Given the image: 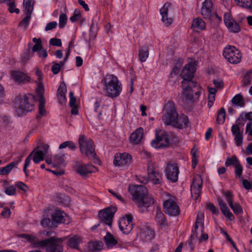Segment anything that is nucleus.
Listing matches in <instances>:
<instances>
[{
	"mask_svg": "<svg viewBox=\"0 0 252 252\" xmlns=\"http://www.w3.org/2000/svg\"><path fill=\"white\" fill-rule=\"evenodd\" d=\"M195 71L194 65L188 63L183 67L180 75L183 79L181 82L183 94L187 99L191 101L198 99L201 93L200 87L192 80Z\"/></svg>",
	"mask_w": 252,
	"mask_h": 252,
	"instance_id": "f257e3e1",
	"label": "nucleus"
},
{
	"mask_svg": "<svg viewBox=\"0 0 252 252\" xmlns=\"http://www.w3.org/2000/svg\"><path fill=\"white\" fill-rule=\"evenodd\" d=\"M20 237L31 243L34 248L46 247L47 252H63V242L64 239L63 238L51 236L48 239L38 241L33 234H22Z\"/></svg>",
	"mask_w": 252,
	"mask_h": 252,
	"instance_id": "f03ea898",
	"label": "nucleus"
},
{
	"mask_svg": "<svg viewBox=\"0 0 252 252\" xmlns=\"http://www.w3.org/2000/svg\"><path fill=\"white\" fill-rule=\"evenodd\" d=\"M128 191L140 208H147L154 203L153 198L148 194L147 188L143 185H129Z\"/></svg>",
	"mask_w": 252,
	"mask_h": 252,
	"instance_id": "7ed1b4c3",
	"label": "nucleus"
},
{
	"mask_svg": "<svg viewBox=\"0 0 252 252\" xmlns=\"http://www.w3.org/2000/svg\"><path fill=\"white\" fill-rule=\"evenodd\" d=\"M104 90L106 95L111 98L120 95L122 91V85L118 78L114 75H108L104 79Z\"/></svg>",
	"mask_w": 252,
	"mask_h": 252,
	"instance_id": "20e7f679",
	"label": "nucleus"
},
{
	"mask_svg": "<svg viewBox=\"0 0 252 252\" xmlns=\"http://www.w3.org/2000/svg\"><path fill=\"white\" fill-rule=\"evenodd\" d=\"M163 206L164 212L170 216H176L180 214V208L176 197L170 194H166Z\"/></svg>",
	"mask_w": 252,
	"mask_h": 252,
	"instance_id": "39448f33",
	"label": "nucleus"
},
{
	"mask_svg": "<svg viewBox=\"0 0 252 252\" xmlns=\"http://www.w3.org/2000/svg\"><path fill=\"white\" fill-rule=\"evenodd\" d=\"M79 144L82 154L89 158H94L95 156L94 142L91 139L81 135L79 138Z\"/></svg>",
	"mask_w": 252,
	"mask_h": 252,
	"instance_id": "423d86ee",
	"label": "nucleus"
},
{
	"mask_svg": "<svg viewBox=\"0 0 252 252\" xmlns=\"http://www.w3.org/2000/svg\"><path fill=\"white\" fill-rule=\"evenodd\" d=\"M201 14L206 19L209 21H215L219 23L221 21V17L219 16L216 12L213 11V3L212 0H205L202 3L201 9Z\"/></svg>",
	"mask_w": 252,
	"mask_h": 252,
	"instance_id": "0eeeda50",
	"label": "nucleus"
},
{
	"mask_svg": "<svg viewBox=\"0 0 252 252\" xmlns=\"http://www.w3.org/2000/svg\"><path fill=\"white\" fill-rule=\"evenodd\" d=\"M204 216L203 213L199 212L197 214L195 223L192 229L190 237L194 239L198 237L199 234H201V240H207L208 238L207 234L203 233L204 231Z\"/></svg>",
	"mask_w": 252,
	"mask_h": 252,
	"instance_id": "6e6552de",
	"label": "nucleus"
},
{
	"mask_svg": "<svg viewBox=\"0 0 252 252\" xmlns=\"http://www.w3.org/2000/svg\"><path fill=\"white\" fill-rule=\"evenodd\" d=\"M222 55L230 63L237 64L241 61V53L234 46H228L225 47Z\"/></svg>",
	"mask_w": 252,
	"mask_h": 252,
	"instance_id": "1a4fd4ad",
	"label": "nucleus"
},
{
	"mask_svg": "<svg viewBox=\"0 0 252 252\" xmlns=\"http://www.w3.org/2000/svg\"><path fill=\"white\" fill-rule=\"evenodd\" d=\"M116 211V208L113 206H110L100 211L98 214V216L100 218V223L93 226L92 228L95 229L100 224H105L108 226H111L113 217Z\"/></svg>",
	"mask_w": 252,
	"mask_h": 252,
	"instance_id": "9d476101",
	"label": "nucleus"
},
{
	"mask_svg": "<svg viewBox=\"0 0 252 252\" xmlns=\"http://www.w3.org/2000/svg\"><path fill=\"white\" fill-rule=\"evenodd\" d=\"M131 160L132 157L129 154L117 153L114 156L113 163L116 166L125 167L129 165Z\"/></svg>",
	"mask_w": 252,
	"mask_h": 252,
	"instance_id": "9b49d317",
	"label": "nucleus"
},
{
	"mask_svg": "<svg viewBox=\"0 0 252 252\" xmlns=\"http://www.w3.org/2000/svg\"><path fill=\"white\" fill-rule=\"evenodd\" d=\"M49 147L48 144H42L31 153L33 155L32 159L35 163H38L44 159V157L48 153Z\"/></svg>",
	"mask_w": 252,
	"mask_h": 252,
	"instance_id": "f8f14e48",
	"label": "nucleus"
},
{
	"mask_svg": "<svg viewBox=\"0 0 252 252\" xmlns=\"http://www.w3.org/2000/svg\"><path fill=\"white\" fill-rule=\"evenodd\" d=\"M133 217L131 215H126L121 218L119 221L120 230L125 234H129L133 228Z\"/></svg>",
	"mask_w": 252,
	"mask_h": 252,
	"instance_id": "ddd939ff",
	"label": "nucleus"
},
{
	"mask_svg": "<svg viewBox=\"0 0 252 252\" xmlns=\"http://www.w3.org/2000/svg\"><path fill=\"white\" fill-rule=\"evenodd\" d=\"M202 181L199 175H196L192 180L190 186L191 197L195 200H197L201 192Z\"/></svg>",
	"mask_w": 252,
	"mask_h": 252,
	"instance_id": "4468645a",
	"label": "nucleus"
},
{
	"mask_svg": "<svg viewBox=\"0 0 252 252\" xmlns=\"http://www.w3.org/2000/svg\"><path fill=\"white\" fill-rule=\"evenodd\" d=\"M179 168L175 163H169L165 169V175L168 180L172 183H176L178 180Z\"/></svg>",
	"mask_w": 252,
	"mask_h": 252,
	"instance_id": "2eb2a0df",
	"label": "nucleus"
},
{
	"mask_svg": "<svg viewBox=\"0 0 252 252\" xmlns=\"http://www.w3.org/2000/svg\"><path fill=\"white\" fill-rule=\"evenodd\" d=\"M36 103L34 96L31 94L25 95L23 100L20 102L18 108L19 110H33L34 105Z\"/></svg>",
	"mask_w": 252,
	"mask_h": 252,
	"instance_id": "dca6fc26",
	"label": "nucleus"
},
{
	"mask_svg": "<svg viewBox=\"0 0 252 252\" xmlns=\"http://www.w3.org/2000/svg\"><path fill=\"white\" fill-rule=\"evenodd\" d=\"M223 21L229 31L232 32L237 33L240 32L239 25L234 21L230 14L225 13L223 15Z\"/></svg>",
	"mask_w": 252,
	"mask_h": 252,
	"instance_id": "f3484780",
	"label": "nucleus"
},
{
	"mask_svg": "<svg viewBox=\"0 0 252 252\" xmlns=\"http://www.w3.org/2000/svg\"><path fill=\"white\" fill-rule=\"evenodd\" d=\"M166 131L160 130L159 132L156 134V138L155 139L152 140L151 145L152 147L156 148L159 149L166 147Z\"/></svg>",
	"mask_w": 252,
	"mask_h": 252,
	"instance_id": "a211bd4d",
	"label": "nucleus"
},
{
	"mask_svg": "<svg viewBox=\"0 0 252 252\" xmlns=\"http://www.w3.org/2000/svg\"><path fill=\"white\" fill-rule=\"evenodd\" d=\"M172 7L170 2H166L160 9L161 15V21L167 26L170 25L172 22V19L168 17V13L172 11Z\"/></svg>",
	"mask_w": 252,
	"mask_h": 252,
	"instance_id": "6ab92c4d",
	"label": "nucleus"
},
{
	"mask_svg": "<svg viewBox=\"0 0 252 252\" xmlns=\"http://www.w3.org/2000/svg\"><path fill=\"white\" fill-rule=\"evenodd\" d=\"M76 172L82 177H86L88 174L95 172L96 168L92 164H78L76 166Z\"/></svg>",
	"mask_w": 252,
	"mask_h": 252,
	"instance_id": "aec40b11",
	"label": "nucleus"
},
{
	"mask_svg": "<svg viewBox=\"0 0 252 252\" xmlns=\"http://www.w3.org/2000/svg\"><path fill=\"white\" fill-rule=\"evenodd\" d=\"M148 176L149 180L152 182L155 185H158L161 183V175L158 172L156 169L153 167L149 166L147 168Z\"/></svg>",
	"mask_w": 252,
	"mask_h": 252,
	"instance_id": "412c9836",
	"label": "nucleus"
},
{
	"mask_svg": "<svg viewBox=\"0 0 252 252\" xmlns=\"http://www.w3.org/2000/svg\"><path fill=\"white\" fill-rule=\"evenodd\" d=\"M178 115L177 111H166L162 117V121L165 125H171L174 127L178 118Z\"/></svg>",
	"mask_w": 252,
	"mask_h": 252,
	"instance_id": "4be33fe9",
	"label": "nucleus"
},
{
	"mask_svg": "<svg viewBox=\"0 0 252 252\" xmlns=\"http://www.w3.org/2000/svg\"><path fill=\"white\" fill-rule=\"evenodd\" d=\"M11 76L16 82L20 83H26L31 81V77L23 72L13 71L11 72Z\"/></svg>",
	"mask_w": 252,
	"mask_h": 252,
	"instance_id": "5701e85b",
	"label": "nucleus"
},
{
	"mask_svg": "<svg viewBox=\"0 0 252 252\" xmlns=\"http://www.w3.org/2000/svg\"><path fill=\"white\" fill-rule=\"evenodd\" d=\"M232 135L234 137V140L237 146H240L243 143V133L241 131L240 127L237 125H233L231 128Z\"/></svg>",
	"mask_w": 252,
	"mask_h": 252,
	"instance_id": "b1692460",
	"label": "nucleus"
},
{
	"mask_svg": "<svg viewBox=\"0 0 252 252\" xmlns=\"http://www.w3.org/2000/svg\"><path fill=\"white\" fill-rule=\"evenodd\" d=\"M190 126V123L188 117L184 114L179 116L176 121L174 127L179 129L186 128Z\"/></svg>",
	"mask_w": 252,
	"mask_h": 252,
	"instance_id": "393cba45",
	"label": "nucleus"
},
{
	"mask_svg": "<svg viewBox=\"0 0 252 252\" xmlns=\"http://www.w3.org/2000/svg\"><path fill=\"white\" fill-rule=\"evenodd\" d=\"M53 221L56 223H67L68 216L63 211L56 210L52 215Z\"/></svg>",
	"mask_w": 252,
	"mask_h": 252,
	"instance_id": "a878e982",
	"label": "nucleus"
},
{
	"mask_svg": "<svg viewBox=\"0 0 252 252\" xmlns=\"http://www.w3.org/2000/svg\"><path fill=\"white\" fill-rule=\"evenodd\" d=\"M144 129L142 127L136 129L130 136V141L134 144L141 142L144 138Z\"/></svg>",
	"mask_w": 252,
	"mask_h": 252,
	"instance_id": "bb28decb",
	"label": "nucleus"
},
{
	"mask_svg": "<svg viewBox=\"0 0 252 252\" xmlns=\"http://www.w3.org/2000/svg\"><path fill=\"white\" fill-rule=\"evenodd\" d=\"M44 91L43 84L41 81H39L38 85V89L37 90V94L39 97L38 100V110H44L45 100L43 96Z\"/></svg>",
	"mask_w": 252,
	"mask_h": 252,
	"instance_id": "cd10ccee",
	"label": "nucleus"
},
{
	"mask_svg": "<svg viewBox=\"0 0 252 252\" xmlns=\"http://www.w3.org/2000/svg\"><path fill=\"white\" fill-rule=\"evenodd\" d=\"M218 201L220 209L223 215L229 220H232L234 219V216L226 205L225 203L220 198H219Z\"/></svg>",
	"mask_w": 252,
	"mask_h": 252,
	"instance_id": "c85d7f7f",
	"label": "nucleus"
},
{
	"mask_svg": "<svg viewBox=\"0 0 252 252\" xmlns=\"http://www.w3.org/2000/svg\"><path fill=\"white\" fill-rule=\"evenodd\" d=\"M66 92V87L64 82H61L58 88L57 92V96L60 103L63 104L65 100V93Z\"/></svg>",
	"mask_w": 252,
	"mask_h": 252,
	"instance_id": "c756f323",
	"label": "nucleus"
},
{
	"mask_svg": "<svg viewBox=\"0 0 252 252\" xmlns=\"http://www.w3.org/2000/svg\"><path fill=\"white\" fill-rule=\"evenodd\" d=\"M156 221L157 224L161 227H164L167 225V222L165 220L164 215L160 210L157 211Z\"/></svg>",
	"mask_w": 252,
	"mask_h": 252,
	"instance_id": "7c9ffc66",
	"label": "nucleus"
},
{
	"mask_svg": "<svg viewBox=\"0 0 252 252\" xmlns=\"http://www.w3.org/2000/svg\"><path fill=\"white\" fill-rule=\"evenodd\" d=\"M104 240L106 246L108 248L112 247L117 244V241L109 232L106 233V235L104 237Z\"/></svg>",
	"mask_w": 252,
	"mask_h": 252,
	"instance_id": "2f4dec72",
	"label": "nucleus"
},
{
	"mask_svg": "<svg viewBox=\"0 0 252 252\" xmlns=\"http://www.w3.org/2000/svg\"><path fill=\"white\" fill-rule=\"evenodd\" d=\"M191 28L193 29H198L200 30H204L206 28V24L205 22L200 18L194 19L191 24Z\"/></svg>",
	"mask_w": 252,
	"mask_h": 252,
	"instance_id": "473e14b6",
	"label": "nucleus"
},
{
	"mask_svg": "<svg viewBox=\"0 0 252 252\" xmlns=\"http://www.w3.org/2000/svg\"><path fill=\"white\" fill-rule=\"evenodd\" d=\"M231 102L233 106L242 107L245 106V101L243 96L239 94L235 95L232 99Z\"/></svg>",
	"mask_w": 252,
	"mask_h": 252,
	"instance_id": "72a5a7b5",
	"label": "nucleus"
},
{
	"mask_svg": "<svg viewBox=\"0 0 252 252\" xmlns=\"http://www.w3.org/2000/svg\"><path fill=\"white\" fill-rule=\"evenodd\" d=\"M24 12L26 15H31L33 9V2L32 0H23Z\"/></svg>",
	"mask_w": 252,
	"mask_h": 252,
	"instance_id": "f704fd0d",
	"label": "nucleus"
},
{
	"mask_svg": "<svg viewBox=\"0 0 252 252\" xmlns=\"http://www.w3.org/2000/svg\"><path fill=\"white\" fill-rule=\"evenodd\" d=\"M138 56L141 62H145L149 56L148 47L146 46L140 47Z\"/></svg>",
	"mask_w": 252,
	"mask_h": 252,
	"instance_id": "c9c22d12",
	"label": "nucleus"
},
{
	"mask_svg": "<svg viewBox=\"0 0 252 252\" xmlns=\"http://www.w3.org/2000/svg\"><path fill=\"white\" fill-rule=\"evenodd\" d=\"M166 147L170 144H176L178 142V139L175 133L166 131Z\"/></svg>",
	"mask_w": 252,
	"mask_h": 252,
	"instance_id": "e433bc0d",
	"label": "nucleus"
},
{
	"mask_svg": "<svg viewBox=\"0 0 252 252\" xmlns=\"http://www.w3.org/2000/svg\"><path fill=\"white\" fill-rule=\"evenodd\" d=\"M237 5L248 10H252V0H234Z\"/></svg>",
	"mask_w": 252,
	"mask_h": 252,
	"instance_id": "4c0bfd02",
	"label": "nucleus"
},
{
	"mask_svg": "<svg viewBox=\"0 0 252 252\" xmlns=\"http://www.w3.org/2000/svg\"><path fill=\"white\" fill-rule=\"evenodd\" d=\"M81 242V238L78 236H74L68 241V245L74 249H78L79 244Z\"/></svg>",
	"mask_w": 252,
	"mask_h": 252,
	"instance_id": "58836bf2",
	"label": "nucleus"
},
{
	"mask_svg": "<svg viewBox=\"0 0 252 252\" xmlns=\"http://www.w3.org/2000/svg\"><path fill=\"white\" fill-rule=\"evenodd\" d=\"M141 233V236L146 240H151L154 237L155 232L148 227L145 228Z\"/></svg>",
	"mask_w": 252,
	"mask_h": 252,
	"instance_id": "ea45409f",
	"label": "nucleus"
},
{
	"mask_svg": "<svg viewBox=\"0 0 252 252\" xmlns=\"http://www.w3.org/2000/svg\"><path fill=\"white\" fill-rule=\"evenodd\" d=\"M69 106L72 108L71 110H78L80 109L78 105L76 104V99L75 97L74 96V93L73 92L71 91L69 93Z\"/></svg>",
	"mask_w": 252,
	"mask_h": 252,
	"instance_id": "a19ab883",
	"label": "nucleus"
},
{
	"mask_svg": "<svg viewBox=\"0 0 252 252\" xmlns=\"http://www.w3.org/2000/svg\"><path fill=\"white\" fill-rule=\"evenodd\" d=\"M97 31V25L96 23L93 22L90 28V40H93L96 36Z\"/></svg>",
	"mask_w": 252,
	"mask_h": 252,
	"instance_id": "79ce46f5",
	"label": "nucleus"
},
{
	"mask_svg": "<svg viewBox=\"0 0 252 252\" xmlns=\"http://www.w3.org/2000/svg\"><path fill=\"white\" fill-rule=\"evenodd\" d=\"M16 164L15 162H12L5 166L0 168V175L8 174Z\"/></svg>",
	"mask_w": 252,
	"mask_h": 252,
	"instance_id": "37998d69",
	"label": "nucleus"
},
{
	"mask_svg": "<svg viewBox=\"0 0 252 252\" xmlns=\"http://www.w3.org/2000/svg\"><path fill=\"white\" fill-rule=\"evenodd\" d=\"M102 247V243L98 241L91 242L88 244L89 250L92 252L99 251Z\"/></svg>",
	"mask_w": 252,
	"mask_h": 252,
	"instance_id": "c03bdc74",
	"label": "nucleus"
},
{
	"mask_svg": "<svg viewBox=\"0 0 252 252\" xmlns=\"http://www.w3.org/2000/svg\"><path fill=\"white\" fill-rule=\"evenodd\" d=\"M234 168V173L236 178L242 179L243 167L240 162H238L236 165H235Z\"/></svg>",
	"mask_w": 252,
	"mask_h": 252,
	"instance_id": "a18cd8bd",
	"label": "nucleus"
},
{
	"mask_svg": "<svg viewBox=\"0 0 252 252\" xmlns=\"http://www.w3.org/2000/svg\"><path fill=\"white\" fill-rule=\"evenodd\" d=\"M66 147H68L70 150L72 151L76 149L75 144L71 141H66L61 143L59 147V149H62Z\"/></svg>",
	"mask_w": 252,
	"mask_h": 252,
	"instance_id": "49530a36",
	"label": "nucleus"
},
{
	"mask_svg": "<svg viewBox=\"0 0 252 252\" xmlns=\"http://www.w3.org/2000/svg\"><path fill=\"white\" fill-rule=\"evenodd\" d=\"M252 77V70L248 71L244 76L243 78V83L245 86L249 85L251 83Z\"/></svg>",
	"mask_w": 252,
	"mask_h": 252,
	"instance_id": "de8ad7c7",
	"label": "nucleus"
},
{
	"mask_svg": "<svg viewBox=\"0 0 252 252\" xmlns=\"http://www.w3.org/2000/svg\"><path fill=\"white\" fill-rule=\"evenodd\" d=\"M31 15H26V16L19 23V26L26 29L30 24Z\"/></svg>",
	"mask_w": 252,
	"mask_h": 252,
	"instance_id": "09e8293b",
	"label": "nucleus"
},
{
	"mask_svg": "<svg viewBox=\"0 0 252 252\" xmlns=\"http://www.w3.org/2000/svg\"><path fill=\"white\" fill-rule=\"evenodd\" d=\"M238 162H240L237 157L233 156L231 157L228 158L225 162V165L228 167L230 165H233L235 166Z\"/></svg>",
	"mask_w": 252,
	"mask_h": 252,
	"instance_id": "8fccbe9b",
	"label": "nucleus"
},
{
	"mask_svg": "<svg viewBox=\"0 0 252 252\" xmlns=\"http://www.w3.org/2000/svg\"><path fill=\"white\" fill-rule=\"evenodd\" d=\"M229 206L236 215L240 214L243 213V209L241 206L237 203L233 204V203L230 204Z\"/></svg>",
	"mask_w": 252,
	"mask_h": 252,
	"instance_id": "3c124183",
	"label": "nucleus"
},
{
	"mask_svg": "<svg viewBox=\"0 0 252 252\" xmlns=\"http://www.w3.org/2000/svg\"><path fill=\"white\" fill-rule=\"evenodd\" d=\"M162 110H176L174 102L172 100L166 101Z\"/></svg>",
	"mask_w": 252,
	"mask_h": 252,
	"instance_id": "603ef678",
	"label": "nucleus"
},
{
	"mask_svg": "<svg viewBox=\"0 0 252 252\" xmlns=\"http://www.w3.org/2000/svg\"><path fill=\"white\" fill-rule=\"evenodd\" d=\"M225 111H219L217 118V123L219 125L223 124L225 121Z\"/></svg>",
	"mask_w": 252,
	"mask_h": 252,
	"instance_id": "864d4df0",
	"label": "nucleus"
},
{
	"mask_svg": "<svg viewBox=\"0 0 252 252\" xmlns=\"http://www.w3.org/2000/svg\"><path fill=\"white\" fill-rule=\"evenodd\" d=\"M63 158L59 156L55 155L53 157V166L56 167L57 166H61L63 164Z\"/></svg>",
	"mask_w": 252,
	"mask_h": 252,
	"instance_id": "5fc2aeb1",
	"label": "nucleus"
},
{
	"mask_svg": "<svg viewBox=\"0 0 252 252\" xmlns=\"http://www.w3.org/2000/svg\"><path fill=\"white\" fill-rule=\"evenodd\" d=\"M67 20V16L65 14L61 13L59 17V27L63 28L66 24Z\"/></svg>",
	"mask_w": 252,
	"mask_h": 252,
	"instance_id": "6e6d98bb",
	"label": "nucleus"
},
{
	"mask_svg": "<svg viewBox=\"0 0 252 252\" xmlns=\"http://www.w3.org/2000/svg\"><path fill=\"white\" fill-rule=\"evenodd\" d=\"M54 222L47 218H43L41 221V225L43 227H52Z\"/></svg>",
	"mask_w": 252,
	"mask_h": 252,
	"instance_id": "4d7b16f0",
	"label": "nucleus"
},
{
	"mask_svg": "<svg viewBox=\"0 0 252 252\" xmlns=\"http://www.w3.org/2000/svg\"><path fill=\"white\" fill-rule=\"evenodd\" d=\"M9 6L8 10L11 13L15 12L16 14H18L20 12V10L18 8H15V0L8 3Z\"/></svg>",
	"mask_w": 252,
	"mask_h": 252,
	"instance_id": "13d9d810",
	"label": "nucleus"
},
{
	"mask_svg": "<svg viewBox=\"0 0 252 252\" xmlns=\"http://www.w3.org/2000/svg\"><path fill=\"white\" fill-rule=\"evenodd\" d=\"M32 153H31L30 155L26 158L25 164L24 165V168L23 171L26 174V176L28 175L27 171V168L28 167L30 164L31 161L32 159Z\"/></svg>",
	"mask_w": 252,
	"mask_h": 252,
	"instance_id": "bf43d9fd",
	"label": "nucleus"
},
{
	"mask_svg": "<svg viewBox=\"0 0 252 252\" xmlns=\"http://www.w3.org/2000/svg\"><path fill=\"white\" fill-rule=\"evenodd\" d=\"M53 65L51 67V71L54 74H57L59 73L61 70V65L60 63H53Z\"/></svg>",
	"mask_w": 252,
	"mask_h": 252,
	"instance_id": "052dcab7",
	"label": "nucleus"
},
{
	"mask_svg": "<svg viewBox=\"0 0 252 252\" xmlns=\"http://www.w3.org/2000/svg\"><path fill=\"white\" fill-rule=\"evenodd\" d=\"M80 17L81 14L80 11L78 9H76L74 12L73 15L70 17V20L72 22H74L78 20Z\"/></svg>",
	"mask_w": 252,
	"mask_h": 252,
	"instance_id": "680f3d73",
	"label": "nucleus"
},
{
	"mask_svg": "<svg viewBox=\"0 0 252 252\" xmlns=\"http://www.w3.org/2000/svg\"><path fill=\"white\" fill-rule=\"evenodd\" d=\"M16 189L14 186H10L7 187L4 190V192L8 195H13L15 194Z\"/></svg>",
	"mask_w": 252,
	"mask_h": 252,
	"instance_id": "e2e57ef3",
	"label": "nucleus"
},
{
	"mask_svg": "<svg viewBox=\"0 0 252 252\" xmlns=\"http://www.w3.org/2000/svg\"><path fill=\"white\" fill-rule=\"evenodd\" d=\"M49 44L53 46L61 47L62 46V41L60 39L52 38L50 40Z\"/></svg>",
	"mask_w": 252,
	"mask_h": 252,
	"instance_id": "0e129e2a",
	"label": "nucleus"
},
{
	"mask_svg": "<svg viewBox=\"0 0 252 252\" xmlns=\"http://www.w3.org/2000/svg\"><path fill=\"white\" fill-rule=\"evenodd\" d=\"M213 83L216 88L221 89L223 87V82L221 79L218 78L216 79H214Z\"/></svg>",
	"mask_w": 252,
	"mask_h": 252,
	"instance_id": "69168bd1",
	"label": "nucleus"
},
{
	"mask_svg": "<svg viewBox=\"0 0 252 252\" xmlns=\"http://www.w3.org/2000/svg\"><path fill=\"white\" fill-rule=\"evenodd\" d=\"M178 76L170 73L168 82L170 85H173L178 80Z\"/></svg>",
	"mask_w": 252,
	"mask_h": 252,
	"instance_id": "338daca9",
	"label": "nucleus"
},
{
	"mask_svg": "<svg viewBox=\"0 0 252 252\" xmlns=\"http://www.w3.org/2000/svg\"><path fill=\"white\" fill-rule=\"evenodd\" d=\"M57 26V23L56 21L49 22L47 24L45 28V31L47 32L50 30H52L53 29L55 28Z\"/></svg>",
	"mask_w": 252,
	"mask_h": 252,
	"instance_id": "774afa93",
	"label": "nucleus"
}]
</instances>
